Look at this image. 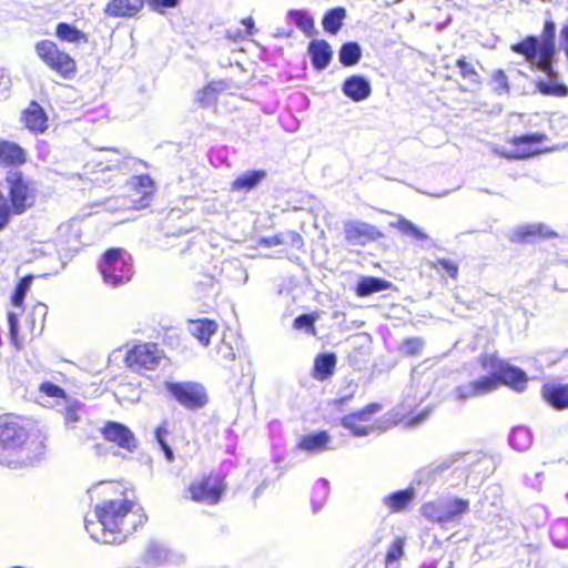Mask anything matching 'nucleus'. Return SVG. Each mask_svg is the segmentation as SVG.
<instances>
[{
  "label": "nucleus",
  "mask_w": 568,
  "mask_h": 568,
  "mask_svg": "<svg viewBox=\"0 0 568 568\" xmlns=\"http://www.w3.org/2000/svg\"><path fill=\"white\" fill-rule=\"evenodd\" d=\"M560 37H561V44H562V49L565 51V54L567 57V60H568V23H566L561 30H560Z\"/></svg>",
  "instance_id": "nucleus-64"
},
{
  "label": "nucleus",
  "mask_w": 568,
  "mask_h": 568,
  "mask_svg": "<svg viewBox=\"0 0 568 568\" xmlns=\"http://www.w3.org/2000/svg\"><path fill=\"white\" fill-rule=\"evenodd\" d=\"M168 392L187 409H199L206 405L207 395L204 387L194 382H165Z\"/></svg>",
  "instance_id": "nucleus-8"
},
{
  "label": "nucleus",
  "mask_w": 568,
  "mask_h": 568,
  "mask_svg": "<svg viewBox=\"0 0 568 568\" xmlns=\"http://www.w3.org/2000/svg\"><path fill=\"white\" fill-rule=\"evenodd\" d=\"M392 283L379 277L364 276L361 277L356 285V294L359 297L369 296L374 293L390 288Z\"/></svg>",
  "instance_id": "nucleus-28"
},
{
  "label": "nucleus",
  "mask_w": 568,
  "mask_h": 568,
  "mask_svg": "<svg viewBox=\"0 0 568 568\" xmlns=\"http://www.w3.org/2000/svg\"><path fill=\"white\" fill-rule=\"evenodd\" d=\"M493 81L496 84L495 90L498 93H507L509 91V85L507 81V77L503 70H496L493 74Z\"/></svg>",
  "instance_id": "nucleus-58"
},
{
  "label": "nucleus",
  "mask_w": 568,
  "mask_h": 568,
  "mask_svg": "<svg viewBox=\"0 0 568 568\" xmlns=\"http://www.w3.org/2000/svg\"><path fill=\"white\" fill-rule=\"evenodd\" d=\"M217 354L225 361H234L235 352L230 343L224 341L217 346Z\"/></svg>",
  "instance_id": "nucleus-60"
},
{
  "label": "nucleus",
  "mask_w": 568,
  "mask_h": 568,
  "mask_svg": "<svg viewBox=\"0 0 568 568\" xmlns=\"http://www.w3.org/2000/svg\"><path fill=\"white\" fill-rule=\"evenodd\" d=\"M29 285H30V280L29 278H22L17 288H16V292L12 296V303L13 305L16 306H20L23 302V298H24V295L29 288Z\"/></svg>",
  "instance_id": "nucleus-56"
},
{
  "label": "nucleus",
  "mask_w": 568,
  "mask_h": 568,
  "mask_svg": "<svg viewBox=\"0 0 568 568\" xmlns=\"http://www.w3.org/2000/svg\"><path fill=\"white\" fill-rule=\"evenodd\" d=\"M99 270L106 284H124L132 276L131 256L123 248H110L103 254Z\"/></svg>",
  "instance_id": "nucleus-5"
},
{
  "label": "nucleus",
  "mask_w": 568,
  "mask_h": 568,
  "mask_svg": "<svg viewBox=\"0 0 568 568\" xmlns=\"http://www.w3.org/2000/svg\"><path fill=\"white\" fill-rule=\"evenodd\" d=\"M55 34H57V37L60 40L65 41V42H70V43H78L80 41H83V42L88 41L87 36L82 31L77 29L74 26H71V24L65 23V22H60L57 26Z\"/></svg>",
  "instance_id": "nucleus-39"
},
{
  "label": "nucleus",
  "mask_w": 568,
  "mask_h": 568,
  "mask_svg": "<svg viewBox=\"0 0 568 568\" xmlns=\"http://www.w3.org/2000/svg\"><path fill=\"white\" fill-rule=\"evenodd\" d=\"M84 414V405L74 398H65L64 420L68 426L78 423Z\"/></svg>",
  "instance_id": "nucleus-42"
},
{
  "label": "nucleus",
  "mask_w": 568,
  "mask_h": 568,
  "mask_svg": "<svg viewBox=\"0 0 568 568\" xmlns=\"http://www.w3.org/2000/svg\"><path fill=\"white\" fill-rule=\"evenodd\" d=\"M119 485L113 483H99L88 490L90 498L94 495L110 496L119 491V496L104 499L94 508V518H85V530L91 538L102 544H122L126 531L123 528L124 518L132 511L133 501L128 491H120Z\"/></svg>",
  "instance_id": "nucleus-1"
},
{
  "label": "nucleus",
  "mask_w": 568,
  "mask_h": 568,
  "mask_svg": "<svg viewBox=\"0 0 568 568\" xmlns=\"http://www.w3.org/2000/svg\"><path fill=\"white\" fill-rule=\"evenodd\" d=\"M425 342L420 337H410L405 339L399 351L407 356H416L419 355L424 348Z\"/></svg>",
  "instance_id": "nucleus-48"
},
{
  "label": "nucleus",
  "mask_w": 568,
  "mask_h": 568,
  "mask_svg": "<svg viewBox=\"0 0 568 568\" xmlns=\"http://www.w3.org/2000/svg\"><path fill=\"white\" fill-rule=\"evenodd\" d=\"M342 92L354 102L366 100L372 93L369 81L359 74H354L345 79L342 85Z\"/></svg>",
  "instance_id": "nucleus-17"
},
{
  "label": "nucleus",
  "mask_w": 568,
  "mask_h": 568,
  "mask_svg": "<svg viewBox=\"0 0 568 568\" xmlns=\"http://www.w3.org/2000/svg\"><path fill=\"white\" fill-rule=\"evenodd\" d=\"M171 365V359L161 349L158 343L144 342V371H164Z\"/></svg>",
  "instance_id": "nucleus-20"
},
{
  "label": "nucleus",
  "mask_w": 568,
  "mask_h": 568,
  "mask_svg": "<svg viewBox=\"0 0 568 568\" xmlns=\"http://www.w3.org/2000/svg\"><path fill=\"white\" fill-rule=\"evenodd\" d=\"M47 315V306L42 303H38L33 306L31 313L27 317V322L30 325V333L32 336L41 334L44 326V318Z\"/></svg>",
  "instance_id": "nucleus-41"
},
{
  "label": "nucleus",
  "mask_w": 568,
  "mask_h": 568,
  "mask_svg": "<svg viewBox=\"0 0 568 568\" xmlns=\"http://www.w3.org/2000/svg\"><path fill=\"white\" fill-rule=\"evenodd\" d=\"M432 267L445 271L452 278H456L458 275V264L448 258H437L432 263Z\"/></svg>",
  "instance_id": "nucleus-51"
},
{
  "label": "nucleus",
  "mask_w": 568,
  "mask_h": 568,
  "mask_svg": "<svg viewBox=\"0 0 568 568\" xmlns=\"http://www.w3.org/2000/svg\"><path fill=\"white\" fill-rule=\"evenodd\" d=\"M550 538L558 548H568V519L556 520L550 528Z\"/></svg>",
  "instance_id": "nucleus-38"
},
{
  "label": "nucleus",
  "mask_w": 568,
  "mask_h": 568,
  "mask_svg": "<svg viewBox=\"0 0 568 568\" xmlns=\"http://www.w3.org/2000/svg\"><path fill=\"white\" fill-rule=\"evenodd\" d=\"M546 75V80H539L537 82L538 91L544 95H552V97H567L568 95V87L561 82H559V77L557 72L551 67V71H542Z\"/></svg>",
  "instance_id": "nucleus-24"
},
{
  "label": "nucleus",
  "mask_w": 568,
  "mask_h": 568,
  "mask_svg": "<svg viewBox=\"0 0 568 568\" xmlns=\"http://www.w3.org/2000/svg\"><path fill=\"white\" fill-rule=\"evenodd\" d=\"M331 436L326 430L316 432L304 436L297 444V448L308 454H320L329 449Z\"/></svg>",
  "instance_id": "nucleus-22"
},
{
  "label": "nucleus",
  "mask_w": 568,
  "mask_h": 568,
  "mask_svg": "<svg viewBox=\"0 0 568 568\" xmlns=\"http://www.w3.org/2000/svg\"><path fill=\"white\" fill-rule=\"evenodd\" d=\"M143 181H144V207H146L148 197L150 194H152L154 192L155 184H154L153 180L146 174H144Z\"/></svg>",
  "instance_id": "nucleus-62"
},
{
  "label": "nucleus",
  "mask_w": 568,
  "mask_h": 568,
  "mask_svg": "<svg viewBox=\"0 0 568 568\" xmlns=\"http://www.w3.org/2000/svg\"><path fill=\"white\" fill-rule=\"evenodd\" d=\"M414 489L410 487L386 495L383 498V503L392 511H400L414 499Z\"/></svg>",
  "instance_id": "nucleus-32"
},
{
  "label": "nucleus",
  "mask_w": 568,
  "mask_h": 568,
  "mask_svg": "<svg viewBox=\"0 0 568 568\" xmlns=\"http://www.w3.org/2000/svg\"><path fill=\"white\" fill-rule=\"evenodd\" d=\"M283 245L293 248H300L303 245L302 236L295 231H285L281 233Z\"/></svg>",
  "instance_id": "nucleus-53"
},
{
  "label": "nucleus",
  "mask_w": 568,
  "mask_h": 568,
  "mask_svg": "<svg viewBox=\"0 0 568 568\" xmlns=\"http://www.w3.org/2000/svg\"><path fill=\"white\" fill-rule=\"evenodd\" d=\"M542 396L556 409L568 408V385H545Z\"/></svg>",
  "instance_id": "nucleus-26"
},
{
  "label": "nucleus",
  "mask_w": 568,
  "mask_h": 568,
  "mask_svg": "<svg viewBox=\"0 0 568 568\" xmlns=\"http://www.w3.org/2000/svg\"><path fill=\"white\" fill-rule=\"evenodd\" d=\"M312 65L315 70L322 71L326 69L333 58V50L325 40H312L307 48Z\"/></svg>",
  "instance_id": "nucleus-18"
},
{
  "label": "nucleus",
  "mask_w": 568,
  "mask_h": 568,
  "mask_svg": "<svg viewBox=\"0 0 568 568\" xmlns=\"http://www.w3.org/2000/svg\"><path fill=\"white\" fill-rule=\"evenodd\" d=\"M542 473L541 471H537L534 474V477H530L528 475L525 476V483L526 485L532 487V488H539L540 485H541V477H542Z\"/></svg>",
  "instance_id": "nucleus-63"
},
{
  "label": "nucleus",
  "mask_w": 568,
  "mask_h": 568,
  "mask_svg": "<svg viewBox=\"0 0 568 568\" xmlns=\"http://www.w3.org/2000/svg\"><path fill=\"white\" fill-rule=\"evenodd\" d=\"M22 120L26 126L34 133H43L47 129V114L37 102H31L23 111Z\"/></svg>",
  "instance_id": "nucleus-23"
},
{
  "label": "nucleus",
  "mask_w": 568,
  "mask_h": 568,
  "mask_svg": "<svg viewBox=\"0 0 568 568\" xmlns=\"http://www.w3.org/2000/svg\"><path fill=\"white\" fill-rule=\"evenodd\" d=\"M222 275L235 286L244 285L248 280L246 270L236 260L223 263Z\"/></svg>",
  "instance_id": "nucleus-30"
},
{
  "label": "nucleus",
  "mask_w": 568,
  "mask_h": 568,
  "mask_svg": "<svg viewBox=\"0 0 568 568\" xmlns=\"http://www.w3.org/2000/svg\"><path fill=\"white\" fill-rule=\"evenodd\" d=\"M257 243L262 247H272L283 245V240L281 233H278L272 236L261 237Z\"/></svg>",
  "instance_id": "nucleus-61"
},
{
  "label": "nucleus",
  "mask_w": 568,
  "mask_h": 568,
  "mask_svg": "<svg viewBox=\"0 0 568 568\" xmlns=\"http://www.w3.org/2000/svg\"><path fill=\"white\" fill-rule=\"evenodd\" d=\"M36 50L45 64L64 78H70L75 72L74 60L65 52L60 51L54 42L40 41L37 43Z\"/></svg>",
  "instance_id": "nucleus-9"
},
{
  "label": "nucleus",
  "mask_w": 568,
  "mask_h": 568,
  "mask_svg": "<svg viewBox=\"0 0 568 568\" xmlns=\"http://www.w3.org/2000/svg\"><path fill=\"white\" fill-rule=\"evenodd\" d=\"M555 32L556 26L552 21H546L544 26L541 40V55L554 57L555 54Z\"/></svg>",
  "instance_id": "nucleus-43"
},
{
  "label": "nucleus",
  "mask_w": 568,
  "mask_h": 568,
  "mask_svg": "<svg viewBox=\"0 0 568 568\" xmlns=\"http://www.w3.org/2000/svg\"><path fill=\"white\" fill-rule=\"evenodd\" d=\"M6 183L12 213L20 215L34 205L38 193L36 181L18 170H10Z\"/></svg>",
  "instance_id": "nucleus-4"
},
{
  "label": "nucleus",
  "mask_w": 568,
  "mask_h": 568,
  "mask_svg": "<svg viewBox=\"0 0 568 568\" xmlns=\"http://www.w3.org/2000/svg\"><path fill=\"white\" fill-rule=\"evenodd\" d=\"M184 556L179 554L162 541L150 540L144 550V566L160 567L171 564H180Z\"/></svg>",
  "instance_id": "nucleus-13"
},
{
  "label": "nucleus",
  "mask_w": 568,
  "mask_h": 568,
  "mask_svg": "<svg viewBox=\"0 0 568 568\" xmlns=\"http://www.w3.org/2000/svg\"><path fill=\"white\" fill-rule=\"evenodd\" d=\"M346 17L344 8L337 7L328 10L322 20L323 28L331 34H336L343 26V20Z\"/></svg>",
  "instance_id": "nucleus-34"
},
{
  "label": "nucleus",
  "mask_w": 568,
  "mask_h": 568,
  "mask_svg": "<svg viewBox=\"0 0 568 568\" xmlns=\"http://www.w3.org/2000/svg\"><path fill=\"white\" fill-rule=\"evenodd\" d=\"M150 8L158 12L164 13L165 9L175 8L181 0H146Z\"/></svg>",
  "instance_id": "nucleus-57"
},
{
  "label": "nucleus",
  "mask_w": 568,
  "mask_h": 568,
  "mask_svg": "<svg viewBox=\"0 0 568 568\" xmlns=\"http://www.w3.org/2000/svg\"><path fill=\"white\" fill-rule=\"evenodd\" d=\"M509 445L517 452H526L532 444V433L525 426H516L508 436Z\"/></svg>",
  "instance_id": "nucleus-31"
},
{
  "label": "nucleus",
  "mask_w": 568,
  "mask_h": 568,
  "mask_svg": "<svg viewBox=\"0 0 568 568\" xmlns=\"http://www.w3.org/2000/svg\"><path fill=\"white\" fill-rule=\"evenodd\" d=\"M105 440L131 453L136 448V439L129 427L118 422H108L102 427Z\"/></svg>",
  "instance_id": "nucleus-15"
},
{
  "label": "nucleus",
  "mask_w": 568,
  "mask_h": 568,
  "mask_svg": "<svg viewBox=\"0 0 568 568\" xmlns=\"http://www.w3.org/2000/svg\"><path fill=\"white\" fill-rule=\"evenodd\" d=\"M468 509V500L448 496L424 504L422 506V514L432 521L447 524L466 514Z\"/></svg>",
  "instance_id": "nucleus-7"
},
{
  "label": "nucleus",
  "mask_w": 568,
  "mask_h": 568,
  "mask_svg": "<svg viewBox=\"0 0 568 568\" xmlns=\"http://www.w3.org/2000/svg\"><path fill=\"white\" fill-rule=\"evenodd\" d=\"M362 58V49L357 42L351 41L342 44L338 59L344 67H352L359 62Z\"/></svg>",
  "instance_id": "nucleus-36"
},
{
  "label": "nucleus",
  "mask_w": 568,
  "mask_h": 568,
  "mask_svg": "<svg viewBox=\"0 0 568 568\" xmlns=\"http://www.w3.org/2000/svg\"><path fill=\"white\" fill-rule=\"evenodd\" d=\"M11 212L12 207L0 191V230H3L9 224Z\"/></svg>",
  "instance_id": "nucleus-54"
},
{
  "label": "nucleus",
  "mask_w": 568,
  "mask_h": 568,
  "mask_svg": "<svg viewBox=\"0 0 568 568\" xmlns=\"http://www.w3.org/2000/svg\"><path fill=\"white\" fill-rule=\"evenodd\" d=\"M170 435V430L168 427V422L164 420L161 425H159L154 430V438L156 443L160 445L161 449L164 453L165 459L169 463L174 460V453L171 446L168 443V437Z\"/></svg>",
  "instance_id": "nucleus-45"
},
{
  "label": "nucleus",
  "mask_w": 568,
  "mask_h": 568,
  "mask_svg": "<svg viewBox=\"0 0 568 568\" xmlns=\"http://www.w3.org/2000/svg\"><path fill=\"white\" fill-rule=\"evenodd\" d=\"M142 9V0H112L105 13L111 17H132Z\"/></svg>",
  "instance_id": "nucleus-27"
},
{
  "label": "nucleus",
  "mask_w": 568,
  "mask_h": 568,
  "mask_svg": "<svg viewBox=\"0 0 568 568\" xmlns=\"http://www.w3.org/2000/svg\"><path fill=\"white\" fill-rule=\"evenodd\" d=\"M344 232L345 239L349 244L361 246H364L382 236V233L376 226L362 221L346 222L344 224Z\"/></svg>",
  "instance_id": "nucleus-14"
},
{
  "label": "nucleus",
  "mask_w": 568,
  "mask_h": 568,
  "mask_svg": "<svg viewBox=\"0 0 568 568\" xmlns=\"http://www.w3.org/2000/svg\"><path fill=\"white\" fill-rule=\"evenodd\" d=\"M316 320L317 316L315 314H302L294 320L293 327L295 329H304L307 334L315 336L316 328L314 324Z\"/></svg>",
  "instance_id": "nucleus-47"
},
{
  "label": "nucleus",
  "mask_w": 568,
  "mask_h": 568,
  "mask_svg": "<svg viewBox=\"0 0 568 568\" xmlns=\"http://www.w3.org/2000/svg\"><path fill=\"white\" fill-rule=\"evenodd\" d=\"M217 325L214 321L209 318H201L189 322V332L194 336L203 346L210 344L211 336L216 332Z\"/></svg>",
  "instance_id": "nucleus-25"
},
{
  "label": "nucleus",
  "mask_w": 568,
  "mask_h": 568,
  "mask_svg": "<svg viewBox=\"0 0 568 568\" xmlns=\"http://www.w3.org/2000/svg\"><path fill=\"white\" fill-rule=\"evenodd\" d=\"M24 161V151L18 144L6 141L0 142V162L21 164Z\"/></svg>",
  "instance_id": "nucleus-33"
},
{
  "label": "nucleus",
  "mask_w": 568,
  "mask_h": 568,
  "mask_svg": "<svg viewBox=\"0 0 568 568\" xmlns=\"http://www.w3.org/2000/svg\"><path fill=\"white\" fill-rule=\"evenodd\" d=\"M225 491L223 477L210 474L193 479L186 489V496L195 503L213 506L222 500Z\"/></svg>",
  "instance_id": "nucleus-6"
},
{
  "label": "nucleus",
  "mask_w": 568,
  "mask_h": 568,
  "mask_svg": "<svg viewBox=\"0 0 568 568\" xmlns=\"http://www.w3.org/2000/svg\"><path fill=\"white\" fill-rule=\"evenodd\" d=\"M266 178V172L264 170H252L246 171L239 175L233 182H232V190L233 191H244L247 192L252 189H254L257 184H260L264 179Z\"/></svg>",
  "instance_id": "nucleus-29"
},
{
  "label": "nucleus",
  "mask_w": 568,
  "mask_h": 568,
  "mask_svg": "<svg viewBox=\"0 0 568 568\" xmlns=\"http://www.w3.org/2000/svg\"><path fill=\"white\" fill-rule=\"evenodd\" d=\"M511 50L525 57L526 61L536 65L540 71H551L554 57L541 55V42L537 37L529 36L523 41L513 44Z\"/></svg>",
  "instance_id": "nucleus-12"
},
{
  "label": "nucleus",
  "mask_w": 568,
  "mask_h": 568,
  "mask_svg": "<svg viewBox=\"0 0 568 568\" xmlns=\"http://www.w3.org/2000/svg\"><path fill=\"white\" fill-rule=\"evenodd\" d=\"M395 226L404 235L409 236L418 242L429 241V236L424 231H422L417 225H415L414 223L404 217L399 219Z\"/></svg>",
  "instance_id": "nucleus-46"
},
{
  "label": "nucleus",
  "mask_w": 568,
  "mask_h": 568,
  "mask_svg": "<svg viewBox=\"0 0 568 568\" xmlns=\"http://www.w3.org/2000/svg\"><path fill=\"white\" fill-rule=\"evenodd\" d=\"M434 374L430 372H412V384L406 392L404 404L407 408L420 405L432 393Z\"/></svg>",
  "instance_id": "nucleus-10"
},
{
  "label": "nucleus",
  "mask_w": 568,
  "mask_h": 568,
  "mask_svg": "<svg viewBox=\"0 0 568 568\" xmlns=\"http://www.w3.org/2000/svg\"><path fill=\"white\" fill-rule=\"evenodd\" d=\"M41 392H43L45 395L50 396V397H62V398H68L65 396V393L64 390L55 385V384H52V383H43L40 387Z\"/></svg>",
  "instance_id": "nucleus-59"
},
{
  "label": "nucleus",
  "mask_w": 568,
  "mask_h": 568,
  "mask_svg": "<svg viewBox=\"0 0 568 568\" xmlns=\"http://www.w3.org/2000/svg\"><path fill=\"white\" fill-rule=\"evenodd\" d=\"M336 365V355L334 353L320 354L315 358L314 369L318 379H325L331 376Z\"/></svg>",
  "instance_id": "nucleus-35"
},
{
  "label": "nucleus",
  "mask_w": 568,
  "mask_h": 568,
  "mask_svg": "<svg viewBox=\"0 0 568 568\" xmlns=\"http://www.w3.org/2000/svg\"><path fill=\"white\" fill-rule=\"evenodd\" d=\"M329 494V483L325 478H320L315 481L312 489V508L314 513H317L325 504Z\"/></svg>",
  "instance_id": "nucleus-37"
},
{
  "label": "nucleus",
  "mask_w": 568,
  "mask_h": 568,
  "mask_svg": "<svg viewBox=\"0 0 568 568\" xmlns=\"http://www.w3.org/2000/svg\"><path fill=\"white\" fill-rule=\"evenodd\" d=\"M288 17L307 37H312L316 33L314 20L306 11L290 10Z\"/></svg>",
  "instance_id": "nucleus-40"
},
{
  "label": "nucleus",
  "mask_w": 568,
  "mask_h": 568,
  "mask_svg": "<svg viewBox=\"0 0 568 568\" xmlns=\"http://www.w3.org/2000/svg\"><path fill=\"white\" fill-rule=\"evenodd\" d=\"M545 140H547V136L542 133H529V134H524L520 136H515V138H513L511 143L518 148V153L510 154V153L501 152L499 154L507 159L529 158V156H532V155H536V154L542 152L541 150H539L535 146L540 144Z\"/></svg>",
  "instance_id": "nucleus-16"
},
{
  "label": "nucleus",
  "mask_w": 568,
  "mask_h": 568,
  "mask_svg": "<svg viewBox=\"0 0 568 568\" xmlns=\"http://www.w3.org/2000/svg\"><path fill=\"white\" fill-rule=\"evenodd\" d=\"M557 234L546 224L536 223L517 227L513 232L511 240L516 242H534L537 239H550Z\"/></svg>",
  "instance_id": "nucleus-19"
},
{
  "label": "nucleus",
  "mask_w": 568,
  "mask_h": 568,
  "mask_svg": "<svg viewBox=\"0 0 568 568\" xmlns=\"http://www.w3.org/2000/svg\"><path fill=\"white\" fill-rule=\"evenodd\" d=\"M404 539L396 538L388 547L385 556V568H399V560L404 556Z\"/></svg>",
  "instance_id": "nucleus-44"
},
{
  "label": "nucleus",
  "mask_w": 568,
  "mask_h": 568,
  "mask_svg": "<svg viewBox=\"0 0 568 568\" xmlns=\"http://www.w3.org/2000/svg\"><path fill=\"white\" fill-rule=\"evenodd\" d=\"M8 322H9V332H10L11 344L16 347V349H20L23 345V342H22V339L19 338V335H18V325H19L18 317L13 313H9Z\"/></svg>",
  "instance_id": "nucleus-52"
},
{
  "label": "nucleus",
  "mask_w": 568,
  "mask_h": 568,
  "mask_svg": "<svg viewBox=\"0 0 568 568\" xmlns=\"http://www.w3.org/2000/svg\"><path fill=\"white\" fill-rule=\"evenodd\" d=\"M125 364L133 372L140 373L142 369V348L140 345H134L126 352Z\"/></svg>",
  "instance_id": "nucleus-49"
},
{
  "label": "nucleus",
  "mask_w": 568,
  "mask_h": 568,
  "mask_svg": "<svg viewBox=\"0 0 568 568\" xmlns=\"http://www.w3.org/2000/svg\"><path fill=\"white\" fill-rule=\"evenodd\" d=\"M457 458L455 456H448L442 460L435 462L424 468H420L416 474V483H425L426 485L434 483L437 476L452 468Z\"/></svg>",
  "instance_id": "nucleus-21"
},
{
  "label": "nucleus",
  "mask_w": 568,
  "mask_h": 568,
  "mask_svg": "<svg viewBox=\"0 0 568 568\" xmlns=\"http://www.w3.org/2000/svg\"><path fill=\"white\" fill-rule=\"evenodd\" d=\"M381 409L376 403L368 404L363 409L344 416L341 424L354 436H367L372 433L373 426L369 424L374 414Z\"/></svg>",
  "instance_id": "nucleus-11"
},
{
  "label": "nucleus",
  "mask_w": 568,
  "mask_h": 568,
  "mask_svg": "<svg viewBox=\"0 0 568 568\" xmlns=\"http://www.w3.org/2000/svg\"><path fill=\"white\" fill-rule=\"evenodd\" d=\"M499 384H505L516 392H524L527 384V375L524 371L509 364H501L493 376H480L475 381L456 386L450 397L457 402L485 396L494 392Z\"/></svg>",
  "instance_id": "nucleus-3"
},
{
  "label": "nucleus",
  "mask_w": 568,
  "mask_h": 568,
  "mask_svg": "<svg viewBox=\"0 0 568 568\" xmlns=\"http://www.w3.org/2000/svg\"><path fill=\"white\" fill-rule=\"evenodd\" d=\"M456 65L459 69V72L464 80H467L468 82L473 84L479 83V74L476 72L474 65L471 63H468L465 58H460L456 61Z\"/></svg>",
  "instance_id": "nucleus-50"
},
{
  "label": "nucleus",
  "mask_w": 568,
  "mask_h": 568,
  "mask_svg": "<svg viewBox=\"0 0 568 568\" xmlns=\"http://www.w3.org/2000/svg\"><path fill=\"white\" fill-rule=\"evenodd\" d=\"M216 94V90L213 87L207 85L206 88L197 92V101L202 105H211L215 102Z\"/></svg>",
  "instance_id": "nucleus-55"
},
{
  "label": "nucleus",
  "mask_w": 568,
  "mask_h": 568,
  "mask_svg": "<svg viewBox=\"0 0 568 568\" xmlns=\"http://www.w3.org/2000/svg\"><path fill=\"white\" fill-rule=\"evenodd\" d=\"M44 448L42 435L29 428L24 418L0 416V465L11 469L29 467L43 455Z\"/></svg>",
  "instance_id": "nucleus-2"
}]
</instances>
